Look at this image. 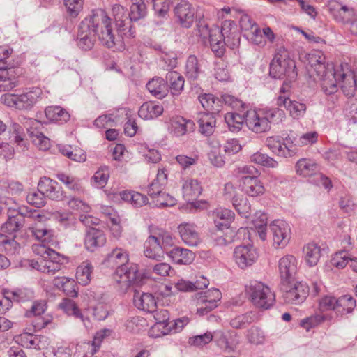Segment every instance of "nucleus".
I'll list each match as a JSON object with an SVG mask.
<instances>
[{
  "label": "nucleus",
  "mask_w": 357,
  "mask_h": 357,
  "mask_svg": "<svg viewBox=\"0 0 357 357\" xmlns=\"http://www.w3.org/2000/svg\"><path fill=\"white\" fill-rule=\"evenodd\" d=\"M127 252L121 249L113 250V266L116 270L113 274V287L120 294H125L133 286L143 284V274L136 264H128Z\"/></svg>",
  "instance_id": "obj_1"
},
{
  "label": "nucleus",
  "mask_w": 357,
  "mask_h": 357,
  "mask_svg": "<svg viewBox=\"0 0 357 357\" xmlns=\"http://www.w3.org/2000/svg\"><path fill=\"white\" fill-rule=\"evenodd\" d=\"M310 69L308 70L321 81V87L326 94H333L337 91V76L339 71H335L333 64L326 63L324 53L319 50H312L307 57Z\"/></svg>",
  "instance_id": "obj_2"
},
{
  "label": "nucleus",
  "mask_w": 357,
  "mask_h": 357,
  "mask_svg": "<svg viewBox=\"0 0 357 357\" xmlns=\"http://www.w3.org/2000/svg\"><path fill=\"white\" fill-rule=\"evenodd\" d=\"M82 22L83 31L91 30L104 46L110 47L112 20L105 10H93Z\"/></svg>",
  "instance_id": "obj_3"
},
{
  "label": "nucleus",
  "mask_w": 357,
  "mask_h": 357,
  "mask_svg": "<svg viewBox=\"0 0 357 357\" xmlns=\"http://www.w3.org/2000/svg\"><path fill=\"white\" fill-rule=\"evenodd\" d=\"M174 243L172 235L165 231L158 230L150 234L144 243V254L149 259L161 261L169 246Z\"/></svg>",
  "instance_id": "obj_4"
},
{
  "label": "nucleus",
  "mask_w": 357,
  "mask_h": 357,
  "mask_svg": "<svg viewBox=\"0 0 357 357\" xmlns=\"http://www.w3.org/2000/svg\"><path fill=\"white\" fill-rule=\"evenodd\" d=\"M245 293L252 305L263 310L271 308L275 302V293L261 282H250L245 286Z\"/></svg>",
  "instance_id": "obj_5"
},
{
  "label": "nucleus",
  "mask_w": 357,
  "mask_h": 357,
  "mask_svg": "<svg viewBox=\"0 0 357 357\" xmlns=\"http://www.w3.org/2000/svg\"><path fill=\"white\" fill-rule=\"evenodd\" d=\"M269 74L274 79H284L290 82L297 77L295 61L289 58L287 51L280 50L270 64Z\"/></svg>",
  "instance_id": "obj_6"
},
{
  "label": "nucleus",
  "mask_w": 357,
  "mask_h": 357,
  "mask_svg": "<svg viewBox=\"0 0 357 357\" xmlns=\"http://www.w3.org/2000/svg\"><path fill=\"white\" fill-rule=\"evenodd\" d=\"M43 91L40 88H32L31 90L20 93H6L1 96V103L11 108L20 110L30 109L41 98Z\"/></svg>",
  "instance_id": "obj_7"
},
{
  "label": "nucleus",
  "mask_w": 357,
  "mask_h": 357,
  "mask_svg": "<svg viewBox=\"0 0 357 357\" xmlns=\"http://www.w3.org/2000/svg\"><path fill=\"white\" fill-rule=\"evenodd\" d=\"M282 112L280 109L270 110L266 114L248 110L247 113V127L255 133H263L271 129V123L276 115L281 116Z\"/></svg>",
  "instance_id": "obj_8"
},
{
  "label": "nucleus",
  "mask_w": 357,
  "mask_h": 357,
  "mask_svg": "<svg viewBox=\"0 0 357 357\" xmlns=\"http://www.w3.org/2000/svg\"><path fill=\"white\" fill-rule=\"evenodd\" d=\"M281 290L284 302L290 304L303 303L309 294V287L305 283L301 282H281Z\"/></svg>",
  "instance_id": "obj_9"
},
{
  "label": "nucleus",
  "mask_w": 357,
  "mask_h": 357,
  "mask_svg": "<svg viewBox=\"0 0 357 357\" xmlns=\"http://www.w3.org/2000/svg\"><path fill=\"white\" fill-rule=\"evenodd\" d=\"M296 170L298 174L305 177L314 176V181L318 185H322L326 189L332 187L331 180L321 173H317V165L309 159H300L296 164Z\"/></svg>",
  "instance_id": "obj_10"
},
{
  "label": "nucleus",
  "mask_w": 357,
  "mask_h": 357,
  "mask_svg": "<svg viewBox=\"0 0 357 357\" xmlns=\"http://www.w3.org/2000/svg\"><path fill=\"white\" fill-rule=\"evenodd\" d=\"M110 335L111 331L109 328H103L97 331L91 342H83L77 345L75 356L76 357H91L98 351L102 341L106 337H109Z\"/></svg>",
  "instance_id": "obj_11"
},
{
  "label": "nucleus",
  "mask_w": 357,
  "mask_h": 357,
  "mask_svg": "<svg viewBox=\"0 0 357 357\" xmlns=\"http://www.w3.org/2000/svg\"><path fill=\"white\" fill-rule=\"evenodd\" d=\"M176 22L183 28L191 27L195 20V8L187 0H177L174 7Z\"/></svg>",
  "instance_id": "obj_12"
},
{
  "label": "nucleus",
  "mask_w": 357,
  "mask_h": 357,
  "mask_svg": "<svg viewBox=\"0 0 357 357\" xmlns=\"http://www.w3.org/2000/svg\"><path fill=\"white\" fill-rule=\"evenodd\" d=\"M221 297L220 291L215 288L200 292L197 300V313L204 315L217 307Z\"/></svg>",
  "instance_id": "obj_13"
},
{
  "label": "nucleus",
  "mask_w": 357,
  "mask_h": 357,
  "mask_svg": "<svg viewBox=\"0 0 357 357\" xmlns=\"http://www.w3.org/2000/svg\"><path fill=\"white\" fill-rule=\"evenodd\" d=\"M113 18L115 21L116 29L121 36L134 37V31L131 26V20L127 10L119 4L113 6Z\"/></svg>",
  "instance_id": "obj_14"
},
{
  "label": "nucleus",
  "mask_w": 357,
  "mask_h": 357,
  "mask_svg": "<svg viewBox=\"0 0 357 357\" xmlns=\"http://www.w3.org/2000/svg\"><path fill=\"white\" fill-rule=\"evenodd\" d=\"M233 256L237 266L245 269L255 263L258 253L252 245H239L235 248Z\"/></svg>",
  "instance_id": "obj_15"
},
{
  "label": "nucleus",
  "mask_w": 357,
  "mask_h": 357,
  "mask_svg": "<svg viewBox=\"0 0 357 357\" xmlns=\"http://www.w3.org/2000/svg\"><path fill=\"white\" fill-rule=\"evenodd\" d=\"M24 124L29 134L32 142L40 150L46 151L50 147V139L45 137L38 128L41 126L39 121L34 119L24 118Z\"/></svg>",
  "instance_id": "obj_16"
},
{
  "label": "nucleus",
  "mask_w": 357,
  "mask_h": 357,
  "mask_svg": "<svg viewBox=\"0 0 357 357\" xmlns=\"http://www.w3.org/2000/svg\"><path fill=\"white\" fill-rule=\"evenodd\" d=\"M273 235V244L278 247H285L291 238V229L289 224L283 220H275L269 226Z\"/></svg>",
  "instance_id": "obj_17"
},
{
  "label": "nucleus",
  "mask_w": 357,
  "mask_h": 357,
  "mask_svg": "<svg viewBox=\"0 0 357 357\" xmlns=\"http://www.w3.org/2000/svg\"><path fill=\"white\" fill-rule=\"evenodd\" d=\"M231 26L230 21H225L222 24V28L220 30L218 27L215 28L214 33L211 36V39L208 40L210 47L213 52L218 57H222L225 52V34L226 27Z\"/></svg>",
  "instance_id": "obj_18"
},
{
  "label": "nucleus",
  "mask_w": 357,
  "mask_h": 357,
  "mask_svg": "<svg viewBox=\"0 0 357 357\" xmlns=\"http://www.w3.org/2000/svg\"><path fill=\"white\" fill-rule=\"evenodd\" d=\"M292 144L290 137H286L284 143L274 137H269L266 140V146L273 153L285 158L291 157L296 153V149Z\"/></svg>",
  "instance_id": "obj_19"
},
{
  "label": "nucleus",
  "mask_w": 357,
  "mask_h": 357,
  "mask_svg": "<svg viewBox=\"0 0 357 357\" xmlns=\"http://www.w3.org/2000/svg\"><path fill=\"white\" fill-rule=\"evenodd\" d=\"M240 186L246 195L257 197L263 195L265 188L257 176H243L241 178Z\"/></svg>",
  "instance_id": "obj_20"
},
{
  "label": "nucleus",
  "mask_w": 357,
  "mask_h": 357,
  "mask_svg": "<svg viewBox=\"0 0 357 357\" xmlns=\"http://www.w3.org/2000/svg\"><path fill=\"white\" fill-rule=\"evenodd\" d=\"M279 271L282 282L293 280L297 271V260L291 255L282 257L279 261Z\"/></svg>",
  "instance_id": "obj_21"
},
{
  "label": "nucleus",
  "mask_w": 357,
  "mask_h": 357,
  "mask_svg": "<svg viewBox=\"0 0 357 357\" xmlns=\"http://www.w3.org/2000/svg\"><path fill=\"white\" fill-rule=\"evenodd\" d=\"M38 190L43 195L53 200H57L62 198V191L58 187L56 181L47 177H43L40 179L38 184Z\"/></svg>",
  "instance_id": "obj_22"
},
{
  "label": "nucleus",
  "mask_w": 357,
  "mask_h": 357,
  "mask_svg": "<svg viewBox=\"0 0 357 357\" xmlns=\"http://www.w3.org/2000/svg\"><path fill=\"white\" fill-rule=\"evenodd\" d=\"M133 302L138 309L149 313L156 311L157 304L155 298L149 293H140L135 291L133 296Z\"/></svg>",
  "instance_id": "obj_23"
},
{
  "label": "nucleus",
  "mask_w": 357,
  "mask_h": 357,
  "mask_svg": "<svg viewBox=\"0 0 357 357\" xmlns=\"http://www.w3.org/2000/svg\"><path fill=\"white\" fill-rule=\"evenodd\" d=\"M106 243L104 233L96 228H89L86 234L84 245L87 250L93 252Z\"/></svg>",
  "instance_id": "obj_24"
},
{
  "label": "nucleus",
  "mask_w": 357,
  "mask_h": 357,
  "mask_svg": "<svg viewBox=\"0 0 357 357\" xmlns=\"http://www.w3.org/2000/svg\"><path fill=\"white\" fill-rule=\"evenodd\" d=\"M248 112V108L239 109H236L234 112H229L225 114V122L231 132L239 131L242 128V125L244 123H246Z\"/></svg>",
  "instance_id": "obj_25"
},
{
  "label": "nucleus",
  "mask_w": 357,
  "mask_h": 357,
  "mask_svg": "<svg viewBox=\"0 0 357 357\" xmlns=\"http://www.w3.org/2000/svg\"><path fill=\"white\" fill-rule=\"evenodd\" d=\"M182 241L189 246H197L201 239L197 232L195 226L192 224L183 223L178 227Z\"/></svg>",
  "instance_id": "obj_26"
},
{
  "label": "nucleus",
  "mask_w": 357,
  "mask_h": 357,
  "mask_svg": "<svg viewBox=\"0 0 357 357\" xmlns=\"http://www.w3.org/2000/svg\"><path fill=\"white\" fill-rule=\"evenodd\" d=\"M52 284L58 289L62 290L70 297L76 298L78 296L77 286L75 281L68 277H55L52 280Z\"/></svg>",
  "instance_id": "obj_27"
},
{
  "label": "nucleus",
  "mask_w": 357,
  "mask_h": 357,
  "mask_svg": "<svg viewBox=\"0 0 357 357\" xmlns=\"http://www.w3.org/2000/svg\"><path fill=\"white\" fill-rule=\"evenodd\" d=\"M57 147L61 154L73 161L84 162L86 160V153L78 146H73L69 144H59Z\"/></svg>",
  "instance_id": "obj_28"
},
{
  "label": "nucleus",
  "mask_w": 357,
  "mask_h": 357,
  "mask_svg": "<svg viewBox=\"0 0 357 357\" xmlns=\"http://www.w3.org/2000/svg\"><path fill=\"white\" fill-rule=\"evenodd\" d=\"M59 308L63 310L64 313L68 316H73L79 319L82 322L86 325L89 323L88 317H85L75 303V302L70 298H63L59 304Z\"/></svg>",
  "instance_id": "obj_29"
},
{
  "label": "nucleus",
  "mask_w": 357,
  "mask_h": 357,
  "mask_svg": "<svg viewBox=\"0 0 357 357\" xmlns=\"http://www.w3.org/2000/svg\"><path fill=\"white\" fill-rule=\"evenodd\" d=\"M165 82L172 96H178L183 92L185 79L178 72H168L165 76Z\"/></svg>",
  "instance_id": "obj_30"
},
{
  "label": "nucleus",
  "mask_w": 357,
  "mask_h": 357,
  "mask_svg": "<svg viewBox=\"0 0 357 357\" xmlns=\"http://www.w3.org/2000/svg\"><path fill=\"white\" fill-rule=\"evenodd\" d=\"M168 255L178 264H190L195 257V254L190 250L176 247L168 252Z\"/></svg>",
  "instance_id": "obj_31"
},
{
  "label": "nucleus",
  "mask_w": 357,
  "mask_h": 357,
  "mask_svg": "<svg viewBox=\"0 0 357 357\" xmlns=\"http://www.w3.org/2000/svg\"><path fill=\"white\" fill-rule=\"evenodd\" d=\"M215 115L209 113H201L199 114L197 120L199 130L202 135L210 136L214 132L216 124Z\"/></svg>",
  "instance_id": "obj_32"
},
{
  "label": "nucleus",
  "mask_w": 357,
  "mask_h": 357,
  "mask_svg": "<svg viewBox=\"0 0 357 357\" xmlns=\"http://www.w3.org/2000/svg\"><path fill=\"white\" fill-rule=\"evenodd\" d=\"M199 100L202 107L208 112L207 113L218 114L221 111L222 102L213 94H202L199 96Z\"/></svg>",
  "instance_id": "obj_33"
},
{
  "label": "nucleus",
  "mask_w": 357,
  "mask_h": 357,
  "mask_svg": "<svg viewBox=\"0 0 357 357\" xmlns=\"http://www.w3.org/2000/svg\"><path fill=\"white\" fill-rule=\"evenodd\" d=\"M233 217V212L227 208H219L213 212L214 223L219 229L229 227Z\"/></svg>",
  "instance_id": "obj_34"
},
{
  "label": "nucleus",
  "mask_w": 357,
  "mask_h": 357,
  "mask_svg": "<svg viewBox=\"0 0 357 357\" xmlns=\"http://www.w3.org/2000/svg\"><path fill=\"white\" fill-rule=\"evenodd\" d=\"M163 107L154 102H145L139 108L138 114L143 119H153L161 115Z\"/></svg>",
  "instance_id": "obj_35"
},
{
  "label": "nucleus",
  "mask_w": 357,
  "mask_h": 357,
  "mask_svg": "<svg viewBox=\"0 0 357 357\" xmlns=\"http://www.w3.org/2000/svg\"><path fill=\"white\" fill-rule=\"evenodd\" d=\"M146 88L153 96L158 99L165 98L168 93L165 80L161 77L153 78L146 84Z\"/></svg>",
  "instance_id": "obj_36"
},
{
  "label": "nucleus",
  "mask_w": 357,
  "mask_h": 357,
  "mask_svg": "<svg viewBox=\"0 0 357 357\" xmlns=\"http://www.w3.org/2000/svg\"><path fill=\"white\" fill-rule=\"evenodd\" d=\"M202 187L197 180L188 179L183 185V192L188 202L192 201L202 193Z\"/></svg>",
  "instance_id": "obj_37"
},
{
  "label": "nucleus",
  "mask_w": 357,
  "mask_h": 357,
  "mask_svg": "<svg viewBox=\"0 0 357 357\" xmlns=\"http://www.w3.org/2000/svg\"><path fill=\"white\" fill-rule=\"evenodd\" d=\"M45 114L50 121L66 123L70 119L68 112L59 106L47 107L45 110Z\"/></svg>",
  "instance_id": "obj_38"
},
{
  "label": "nucleus",
  "mask_w": 357,
  "mask_h": 357,
  "mask_svg": "<svg viewBox=\"0 0 357 357\" xmlns=\"http://www.w3.org/2000/svg\"><path fill=\"white\" fill-rule=\"evenodd\" d=\"M172 129L175 135L180 137L188 132H191L195 129V123L183 117H177L172 123Z\"/></svg>",
  "instance_id": "obj_39"
},
{
  "label": "nucleus",
  "mask_w": 357,
  "mask_h": 357,
  "mask_svg": "<svg viewBox=\"0 0 357 357\" xmlns=\"http://www.w3.org/2000/svg\"><path fill=\"white\" fill-rule=\"evenodd\" d=\"M303 252L306 262L310 266L317 265L321 255L320 247L314 243L306 245L303 248Z\"/></svg>",
  "instance_id": "obj_40"
},
{
  "label": "nucleus",
  "mask_w": 357,
  "mask_h": 357,
  "mask_svg": "<svg viewBox=\"0 0 357 357\" xmlns=\"http://www.w3.org/2000/svg\"><path fill=\"white\" fill-rule=\"evenodd\" d=\"M32 250L35 255L40 256L44 261L57 260L59 254L53 249L49 248L48 244L45 243H36L32 246Z\"/></svg>",
  "instance_id": "obj_41"
},
{
  "label": "nucleus",
  "mask_w": 357,
  "mask_h": 357,
  "mask_svg": "<svg viewBox=\"0 0 357 357\" xmlns=\"http://www.w3.org/2000/svg\"><path fill=\"white\" fill-rule=\"evenodd\" d=\"M202 73L197 58L194 55L189 56L185 64V76L188 79L197 80Z\"/></svg>",
  "instance_id": "obj_42"
},
{
  "label": "nucleus",
  "mask_w": 357,
  "mask_h": 357,
  "mask_svg": "<svg viewBox=\"0 0 357 357\" xmlns=\"http://www.w3.org/2000/svg\"><path fill=\"white\" fill-rule=\"evenodd\" d=\"M110 171L108 167H100L91 179L93 186L97 188H104L108 182Z\"/></svg>",
  "instance_id": "obj_43"
},
{
  "label": "nucleus",
  "mask_w": 357,
  "mask_h": 357,
  "mask_svg": "<svg viewBox=\"0 0 357 357\" xmlns=\"http://www.w3.org/2000/svg\"><path fill=\"white\" fill-rule=\"evenodd\" d=\"M15 77L8 68L0 67V92L8 91L16 86Z\"/></svg>",
  "instance_id": "obj_44"
},
{
  "label": "nucleus",
  "mask_w": 357,
  "mask_h": 357,
  "mask_svg": "<svg viewBox=\"0 0 357 357\" xmlns=\"http://www.w3.org/2000/svg\"><path fill=\"white\" fill-rule=\"evenodd\" d=\"M257 319V316L252 312H248L245 314H239L231 319L230 326L236 329L245 328L247 326L254 322Z\"/></svg>",
  "instance_id": "obj_45"
},
{
  "label": "nucleus",
  "mask_w": 357,
  "mask_h": 357,
  "mask_svg": "<svg viewBox=\"0 0 357 357\" xmlns=\"http://www.w3.org/2000/svg\"><path fill=\"white\" fill-rule=\"evenodd\" d=\"M146 13V6L144 0H132V5L129 13L131 22L144 18Z\"/></svg>",
  "instance_id": "obj_46"
},
{
  "label": "nucleus",
  "mask_w": 357,
  "mask_h": 357,
  "mask_svg": "<svg viewBox=\"0 0 357 357\" xmlns=\"http://www.w3.org/2000/svg\"><path fill=\"white\" fill-rule=\"evenodd\" d=\"M96 36L93 33L91 30L90 31H84L82 29V22H81L79 26V32H78V42L77 44L79 47L84 50H90L93 46V36Z\"/></svg>",
  "instance_id": "obj_47"
},
{
  "label": "nucleus",
  "mask_w": 357,
  "mask_h": 357,
  "mask_svg": "<svg viewBox=\"0 0 357 357\" xmlns=\"http://www.w3.org/2000/svg\"><path fill=\"white\" fill-rule=\"evenodd\" d=\"M93 271V266L89 261L84 262L77 268L76 278L79 283L82 285L88 284L91 281V276Z\"/></svg>",
  "instance_id": "obj_48"
},
{
  "label": "nucleus",
  "mask_w": 357,
  "mask_h": 357,
  "mask_svg": "<svg viewBox=\"0 0 357 357\" xmlns=\"http://www.w3.org/2000/svg\"><path fill=\"white\" fill-rule=\"evenodd\" d=\"M356 305V300L351 295H343L337 298V312L351 313Z\"/></svg>",
  "instance_id": "obj_49"
},
{
  "label": "nucleus",
  "mask_w": 357,
  "mask_h": 357,
  "mask_svg": "<svg viewBox=\"0 0 357 357\" xmlns=\"http://www.w3.org/2000/svg\"><path fill=\"white\" fill-rule=\"evenodd\" d=\"M56 178L71 190L79 192L82 189L80 180L75 176L61 172Z\"/></svg>",
  "instance_id": "obj_50"
},
{
  "label": "nucleus",
  "mask_w": 357,
  "mask_h": 357,
  "mask_svg": "<svg viewBox=\"0 0 357 357\" xmlns=\"http://www.w3.org/2000/svg\"><path fill=\"white\" fill-rule=\"evenodd\" d=\"M250 160L256 164L261 165L266 167L275 168L278 167V163L273 158L269 157L265 153L261 152H256L250 157Z\"/></svg>",
  "instance_id": "obj_51"
},
{
  "label": "nucleus",
  "mask_w": 357,
  "mask_h": 357,
  "mask_svg": "<svg viewBox=\"0 0 357 357\" xmlns=\"http://www.w3.org/2000/svg\"><path fill=\"white\" fill-rule=\"evenodd\" d=\"M232 204L236 211L244 218H248L251 214V207L248 199L241 195L236 199H234Z\"/></svg>",
  "instance_id": "obj_52"
},
{
  "label": "nucleus",
  "mask_w": 357,
  "mask_h": 357,
  "mask_svg": "<svg viewBox=\"0 0 357 357\" xmlns=\"http://www.w3.org/2000/svg\"><path fill=\"white\" fill-rule=\"evenodd\" d=\"M327 319V315L317 314L301 320L300 325L306 331H309L310 328L320 325L326 321Z\"/></svg>",
  "instance_id": "obj_53"
},
{
  "label": "nucleus",
  "mask_w": 357,
  "mask_h": 357,
  "mask_svg": "<svg viewBox=\"0 0 357 357\" xmlns=\"http://www.w3.org/2000/svg\"><path fill=\"white\" fill-rule=\"evenodd\" d=\"M94 125L100 129H105L106 139L112 141V118L109 114L100 116L95 120Z\"/></svg>",
  "instance_id": "obj_54"
},
{
  "label": "nucleus",
  "mask_w": 357,
  "mask_h": 357,
  "mask_svg": "<svg viewBox=\"0 0 357 357\" xmlns=\"http://www.w3.org/2000/svg\"><path fill=\"white\" fill-rule=\"evenodd\" d=\"M68 206L74 211L82 213H89L91 211L90 206L79 198L71 197L66 201Z\"/></svg>",
  "instance_id": "obj_55"
},
{
  "label": "nucleus",
  "mask_w": 357,
  "mask_h": 357,
  "mask_svg": "<svg viewBox=\"0 0 357 357\" xmlns=\"http://www.w3.org/2000/svg\"><path fill=\"white\" fill-rule=\"evenodd\" d=\"M32 234L40 243L49 244L54 240L52 231L45 227L33 228Z\"/></svg>",
  "instance_id": "obj_56"
},
{
  "label": "nucleus",
  "mask_w": 357,
  "mask_h": 357,
  "mask_svg": "<svg viewBox=\"0 0 357 357\" xmlns=\"http://www.w3.org/2000/svg\"><path fill=\"white\" fill-rule=\"evenodd\" d=\"M319 309L321 312L335 310L337 312V298L333 296H325L319 301Z\"/></svg>",
  "instance_id": "obj_57"
},
{
  "label": "nucleus",
  "mask_w": 357,
  "mask_h": 357,
  "mask_svg": "<svg viewBox=\"0 0 357 357\" xmlns=\"http://www.w3.org/2000/svg\"><path fill=\"white\" fill-rule=\"evenodd\" d=\"M154 318L156 320L155 327L158 330L165 331V328L169 326L171 324L169 323V312L166 310H161L160 311H155Z\"/></svg>",
  "instance_id": "obj_58"
},
{
  "label": "nucleus",
  "mask_w": 357,
  "mask_h": 357,
  "mask_svg": "<svg viewBox=\"0 0 357 357\" xmlns=\"http://www.w3.org/2000/svg\"><path fill=\"white\" fill-rule=\"evenodd\" d=\"M188 322L189 319L186 317L172 320L169 322L171 324L165 328V331H162V333L163 335H167L169 333H178L181 331L183 327L188 324Z\"/></svg>",
  "instance_id": "obj_59"
},
{
  "label": "nucleus",
  "mask_w": 357,
  "mask_h": 357,
  "mask_svg": "<svg viewBox=\"0 0 357 357\" xmlns=\"http://www.w3.org/2000/svg\"><path fill=\"white\" fill-rule=\"evenodd\" d=\"M247 339L250 343L257 345L264 342L265 336L260 328L252 326L247 332Z\"/></svg>",
  "instance_id": "obj_60"
},
{
  "label": "nucleus",
  "mask_w": 357,
  "mask_h": 357,
  "mask_svg": "<svg viewBox=\"0 0 357 357\" xmlns=\"http://www.w3.org/2000/svg\"><path fill=\"white\" fill-rule=\"evenodd\" d=\"M338 82L344 83V85L342 86V88L348 85L351 91L357 89V75H355L351 72H349L348 73L339 72V75L337 76V82Z\"/></svg>",
  "instance_id": "obj_61"
},
{
  "label": "nucleus",
  "mask_w": 357,
  "mask_h": 357,
  "mask_svg": "<svg viewBox=\"0 0 357 357\" xmlns=\"http://www.w3.org/2000/svg\"><path fill=\"white\" fill-rule=\"evenodd\" d=\"M83 0H64V5L68 15L76 17L82 9Z\"/></svg>",
  "instance_id": "obj_62"
},
{
  "label": "nucleus",
  "mask_w": 357,
  "mask_h": 357,
  "mask_svg": "<svg viewBox=\"0 0 357 357\" xmlns=\"http://www.w3.org/2000/svg\"><path fill=\"white\" fill-rule=\"evenodd\" d=\"M287 109L289 111L291 116H293L294 119H298L301 116H303L305 113L306 105L304 103L298 102L297 101H292L291 100Z\"/></svg>",
  "instance_id": "obj_63"
},
{
  "label": "nucleus",
  "mask_w": 357,
  "mask_h": 357,
  "mask_svg": "<svg viewBox=\"0 0 357 357\" xmlns=\"http://www.w3.org/2000/svg\"><path fill=\"white\" fill-rule=\"evenodd\" d=\"M21 227V222L15 216H13L9 217L8 220L2 225L1 230L3 233L13 234L17 231Z\"/></svg>",
  "instance_id": "obj_64"
}]
</instances>
